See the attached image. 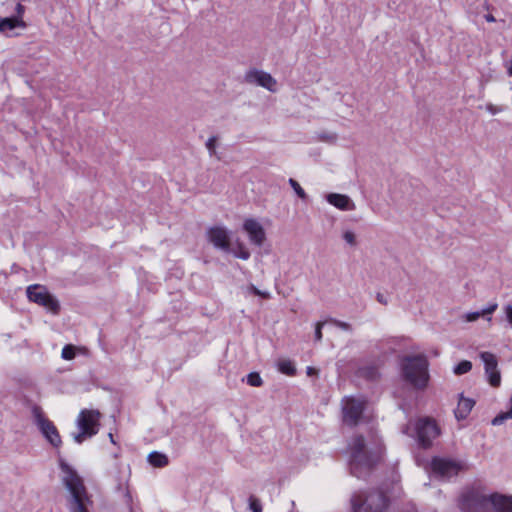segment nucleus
Wrapping results in <instances>:
<instances>
[{"mask_svg":"<svg viewBox=\"0 0 512 512\" xmlns=\"http://www.w3.org/2000/svg\"><path fill=\"white\" fill-rule=\"evenodd\" d=\"M349 464L353 475L360 477L362 471H370L384 459L385 447L380 437L371 432L368 439L354 435L347 446Z\"/></svg>","mask_w":512,"mask_h":512,"instance_id":"f257e3e1","label":"nucleus"},{"mask_svg":"<svg viewBox=\"0 0 512 512\" xmlns=\"http://www.w3.org/2000/svg\"><path fill=\"white\" fill-rule=\"evenodd\" d=\"M403 380L417 390H424L429 383V362L425 355L405 356L401 360Z\"/></svg>","mask_w":512,"mask_h":512,"instance_id":"f03ea898","label":"nucleus"},{"mask_svg":"<svg viewBox=\"0 0 512 512\" xmlns=\"http://www.w3.org/2000/svg\"><path fill=\"white\" fill-rule=\"evenodd\" d=\"M60 467L64 474L63 483L72 497L70 512H89L88 506L92 501L87 493L82 478L68 464L62 462Z\"/></svg>","mask_w":512,"mask_h":512,"instance_id":"7ed1b4c3","label":"nucleus"},{"mask_svg":"<svg viewBox=\"0 0 512 512\" xmlns=\"http://www.w3.org/2000/svg\"><path fill=\"white\" fill-rule=\"evenodd\" d=\"M390 497L381 488L361 490L351 497L352 512H387Z\"/></svg>","mask_w":512,"mask_h":512,"instance_id":"20e7f679","label":"nucleus"},{"mask_svg":"<svg viewBox=\"0 0 512 512\" xmlns=\"http://www.w3.org/2000/svg\"><path fill=\"white\" fill-rule=\"evenodd\" d=\"M368 401L365 397L345 396L342 401V420L347 426L356 427L367 408Z\"/></svg>","mask_w":512,"mask_h":512,"instance_id":"39448f33","label":"nucleus"},{"mask_svg":"<svg viewBox=\"0 0 512 512\" xmlns=\"http://www.w3.org/2000/svg\"><path fill=\"white\" fill-rule=\"evenodd\" d=\"M101 414L98 410L82 409L77 418L80 432L74 436L75 442L81 444L99 431Z\"/></svg>","mask_w":512,"mask_h":512,"instance_id":"423d86ee","label":"nucleus"},{"mask_svg":"<svg viewBox=\"0 0 512 512\" xmlns=\"http://www.w3.org/2000/svg\"><path fill=\"white\" fill-rule=\"evenodd\" d=\"M32 416L34 423L39 428L46 440L55 448L62 444L61 436L54 423L45 415L43 409L39 405L32 407Z\"/></svg>","mask_w":512,"mask_h":512,"instance_id":"0eeeda50","label":"nucleus"},{"mask_svg":"<svg viewBox=\"0 0 512 512\" xmlns=\"http://www.w3.org/2000/svg\"><path fill=\"white\" fill-rule=\"evenodd\" d=\"M27 297L31 302L46 308L54 315L59 314L60 304L59 301L51 295L47 288L40 284H33L27 287Z\"/></svg>","mask_w":512,"mask_h":512,"instance_id":"6e6552de","label":"nucleus"},{"mask_svg":"<svg viewBox=\"0 0 512 512\" xmlns=\"http://www.w3.org/2000/svg\"><path fill=\"white\" fill-rule=\"evenodd\" d=\"M488 503V496L475 489H469L459 498V508L463 512H481Z\"/></svg>","mask_w":512,"mask_h":512,"instance_id":"1a4fd4ad","label":"nucleus"},{"mask_svg":"<svg viewBox=\"0 0 512 512\" xmlns=\"http://www.w3.org/2000/svg\"><path fill=\"white\" fill-rule=\"evenodd\" d=\"M416 432L419 444L423 448L430 447L432 441L440 434L436 421L431 418L419 419L416 424Z\"/></svg>","mask_w":512,"mask_h":512,"instance_id":"9d476101","label":"nucleus"},{"mask_svg":"<svg viewBox=\"0 0 512 512\" xmlns=\"http://www.w3.org/2000/svg\"><path fill=\"white\" fill-rule=\"evenodd\" d=\"M480 358L484 363L485 373L488 376V382L492 387H499L501 384V375L498 370L497 357L488 351L481 352Z\"/></svg>","mask_w":512,"mask_h":512,"instance_id":"9b49d317","label":"nucleus"},{"mask_svg":"<svg viewBox=\"0 0 512 512\" xmlns=\"http://www.w3.org/2000/svg\"><path fill=\"white\" fill-rule=\"evenodd\" d=\"M462 468L463 466L454 460L434 457L431 461L432 471L442 477L456 476Z\"/></svg>","mask_w":512,"mask_h":512,"instance_id":"f8f14e48","label":"nucleus"},{"mask_svg":"<svg viewBox=\"0 0 512 512\" xmlns=\"http://www.w3.org/2000/svg\"><path fill=\"white\" fill-rule=\"evenodd\" d=\"M247 83H256L257 85L268 89L269 91H276V80L269 74L256 69L250 70L245 75Z\"/></svg>","mask_w":512,"mask_h":512,"instance_id":"ddd939ff","label":"nucleus"},{"mask_svg":"<svg viewBox=\"0 0 512 512\" xmlns=\"http://www.w3.org/2000/svg\"><path fill=\"white\" fill-rule=\"evenodd\" d=\"M15 12V16L0 17V32H7L15 29L16 27H26V23L23 21L25 7L21 3H17Z\"/></svg>","mask_w":512,"mask_h":512,"instance_id":"4468645a","label":"nucleus"},{"mask_svg":"<svg viewBox=\"0 0 512 512\" xmlns=\"http://www.w3.org/2000/svg\"><path fill=\"white\" fill-rule=\"evenodd\" d=\"M207 237L216 248H220L224 251L230 250V237L228 231L219 226L211 227L207 231Z\"/></svg>","mask_w":512,"mask_h":512,"instance_id":"2eb2a0df","label":"nucleus"},{"mask_svg":"<svg viewBox=\"0 0 512 512\" xmlns=\"http://www.w3.org/2000/svg\"><path fill=\"white\" fill-rule=\"evenodd\" d=\"M243 229L247 232L249 240L256 246H261L265 239V231L261 224L255 219H246L243 224Z\"/></svg>","mask_w":512,"mask_h":512,"instance_id":"dca6fc26","label":"nucleus"},{"mask_svg":"<svg viewBox=\"0 0 512 512\" xmlns=\"http://www.w3.org/2000/svg\"><path fill=\"white\" fill-rule=\"evenodd\" d=\"M488 503H491L496 512H512V496L493 493L488 496Z\"/></svg>","mask_w":512,"mask_h":512,"instance_id":"f3484780","label":"nucleus"},{"mask_svg":"<svg viewBox=\"0 0 512 512\" xmlns=\"http://www.w3.org/2000/svg\"><path fill=\"white\" fill-rule=\"evenodd\" d=\"M475 405V401L470 398H465L461 395L458 401V405L454 411L457 420H464L470 414L472 408Z\"/></svg>","mask_w":512,"mask_h":512,"instance_id":"a211bd4d","label":"nucleus"},{"mask_svg":"<svg viewBox=\"0 0 512 512\" xmlns=\"http://www.w3.org/2000/svg\"><path fill=\"white\" fill-rule=\"evenodd\" d=\"M327 201L341 210H349L353 208V204H351L350 198L343 194L338 193H330L327 195Z\"/></svg>","mask_w":512,"mask_h":512,"instance_id":"6ab92c4d","label":"nucleus"},{"mask_svg":"<svg viewBox=\"0 0 512 512\" xmlns=\"http://www.w3.org/2000/svg\"><path fill=\"white\" fill-rule=\"evenodd\" d=\"M357 375L369 381H374L380 376L378 367L374 365L360 367L357 371Z\"/></svg>","mask_w":512,"mask_h":512,"instance_id":"aec40b11","label":"nucleus"},{"mask_svg":"<svg viewBox=\"0 0 512 512\" xmlns=\"http://www.w3.org/2000/svg\"><path fill=\"white\" fill-rule=\"evenodd\" d=\"M148 461L153 467L162 468L168 465L169 460L165 454L153 451L148 455Z\"/></svg>","mask_w":512,"mask_h":512,"instance_id":"412c9836","label":"nucleus"},{"mask_svg":"<svg viewBox=\"0 0 512 512\" xmlns=\"http://www.w3.org/2000/svg\"><path fill=\"white\" fill-rule=\"evenodd\" d=\"M498 304L496 302L489 304L485 309L480 312H472L466 315V320L472 322L477 320L480 316L491 315L496 311Z\"/></svg>","mask_w":512,"mask_h":512,"instance_id":"4be33fe9","label":"nucleus"},{"mask_svg":"<svg viewBox=\"0 0 512 512\" xmlns=\"http://www.w3.org/2000/svg\"><path fill=\"white\" fill-rule=\"evenodd\" d=\"M278 370L287 376H295L296 375V367L294 363L289 359L279 360L277 363Z\"/></svg>","mask_w":512,"mask_h":512,"instance_id":"5701e85b","label":"nucleus"},{"mask_svg":"<svg viewBox=\"0 0 512 512\" xmlns=\"http://www.w3.org/2000/svg\"><path fill=\"white\" fill-rule=\"evenodd\" d=\"M510 404H511V407L508 411L506 412H501L499 413L493 420H492V424L493 425H501L503 424L506 420L508 419H512V395H511V398H510Z\"/></svg>","mask_w":512,"mask_h":512,"instance_id":"b1692460","label":"nucleus"},{"mask_svg":"<svg viewBox=\"0 0 512 512\" xmlns=\"http://www.w3.org/2000/svg\"><path fill=\"white\" fill-rule=\"evenodd\" d=\"M471 369L472 363L468 360H463L454 367V373L456 375H462L468 373Z\"/></svg>","mask_w":512,"mask_h":512,"instance_id":"393cba45","label":"nucleus"},{"mask_svg":"<svg viewBox=\"0 0 512 512\" xmlns=\"http://www.w3.org/2000/svg\"><path fill=\"white\" fill-rule=\"evenodd\" d=\"M61 356L65 360H72L76 356V347L72 344H67L63 347Z\"/></svg>","mask_w":512,"mask_h":512,"instance_id":"a878e982","label":"nucleus"},{"mask_svg":"<svg viewBox=\"0 0 512 512\" xmlns=\"http://www.w3.org/2000/svg\"><path fill=\"white\" fill-rule=\"evenodd\" d=\"M289 184L297 194V196L303 200L307 198V194L305 193L304 189L300 186V184L293 178L289 179Z\"/></svg>","mask_w":512,"mask_h":512,"instance_id":"bb28decb","label":"nucleus"},{"mask_svg":"<svg viewBox=\"0 0 512 512\" xmlns=\"http://www.w3.org/2000/svg\"><path fill=\"white\" fill-rule=\"evenodd\" d=\"M247 383L253 387H260L263 384V381L257 372H251L247 376Z\"/></svg>","mask_w":512,"mask_h":512,"instance_id":"cd10ccee","label":"nucleus"},{"mask_svg":"<svg viewBox=\"0 0 512 512\" xmlns=\"http://www.w3.org/2000/svg\"><path fill=\"white\" fill-rule=\"evenodd\" d=\"M234 254L236 257L243 259V260H247L250 257V252L244 246L243 243H237V248H236Z\"/></svg>","mask_w":512,"mask_h":512,"instance_id":"c85d7f7f","label":"nucleus"},{"mask_svg":"<svg viewBox=\"0 0 512 512\" xmlns=\"http://www.w3.org/2000/svg\"><path fill=\"white\" fill-rule=\"evenodd\" d=\"M249 506L253 512H262V505H261L260 501L257 498H255L254 496H250Z\"/></svg>","mask_w":512,"mask_h":512,"instance_id":"c756f323","label":"nucleus"},{"mask_svg":"<svg viewBox=\"0 0 512 512\" xmlns=\"http://www.w3.org/2000/svg\"><path fill=\"white\" fill-rule=\"evenodd\" d=\"M324 322H318L315 328V339L316 341H320L322 339V327Z\"/></svg>","mask_w":512,"mask_h":512,"instance_id":"7c9ffc66","label":"nucleus"},{"mask_svg":"<svg viewBox=\"0 0 512 512\" xmlns=\"http://www.w3.org/2000/svg\"><path fill=\"white\" fill-rule=\"evenodd\" d=\"M215 144H216V137L209 138L206 143V146L211 153L215 152Z\"/></svg>","mask_w":512,"mask_h":512,"instance_id":"2f4dec72","label":"nucleus"},{"mask_svg":"<svg viewBox=\"0 0 512 512\" xmlns=\"http://www.w3.org/2000/svg\"><path fill=\"white\" fill-rule=\"evenodd\" d=\"M344 239L351 245L355 244V235L350 231L344 233Z\"/></svg>","mask_w":512,"mask_h":512,"instance_id":"473e14b6","label":"nucleus"},{"mask_svg":"<svg viewBox=\"0 0 512 512\" xmlns=\"http://www.w3.org/2000/svg\"><path fill=\"white\" fill-rule=\"evenodd\" d=\"M333 323L341 328V329H344V330H351V325L349 323H346V322H342V321H338V320H333Z\"/></svg>","mask_w":512,"mask_h":512,"instance_id":"72a5a7b5","label":"nucleus"},{"mask_svg":"<svg viewBox=\"0 0 512 512\" xmlns=\"http://www.w3.org/2000/svg\"><path fill=\"white\" fill-rule=\"evenodd\" d=\"M505 313H506L508 322L512 325V305H507L505 307Z\"/></svg>","mask_w":512,"mask_h":512,"instance_id":"f704fd0d","label":"nucleus"},{"mask_svg":"<svg viewBox=\"0 0 512 512\" xmlns=\"http://www.w3.org/2000/svg\"><path fill=\"white\" fill-rule=\"evenodd\" d=\"M306 373L308 376H315L318 375V370L312 366H308L306 369Z\"/></svg>","mask_w":512,"mask_h":512,"instance_id":"c9c22d12","label":"nucleus"},{"mask_svg":"<svg viewBox=\"0 0 512 512\" xmlns=\"http://www.w3.org/2000/svg\"><path fill=\"white\" fill-rule=\"evenodd\" d=\"M253 293H254L255 295L261 296V297H263V298H268V297H269V294H268V293H266V292H262V291H260L259 289H257L256 287H253Z\"/></svg>","mask_w":512,"mask_h":512,"instance_id":"e433bc0d","label":"nucleus"},{"mask_svg":"<svg viewBox=\"0 0 512 512\" xmlns=\"http://www.w3.org/2000/svg\"><path fill=\"white\" fill-rule=\"evenodd\" d=\"M376 299H377V301H378L379 303L384 304V305H387V300H386V298L384 297V295H383V294L378 293V294H377V296H376Z\"/></svg>","mask_w":512,"mask_h":512,"instance_id":"4c0bfd02","label":"nucleus"},{"mask_svg":"<svg viewBox=\"0 0 512 512\" xmlns=\"http://www.w3.org/2000/svg\"><path fill=\"white\" fill-rule=\"evenodd\" d=\"M485 18H486V20L488 22H494L495 21V18L491 14L486 15Z\"/></svg>","mask_w":512,"mask_h":512,"instance_id":"58836bf2","label":"nucleus"},{"mask_svg":"<svg viewBox=\"0 0 512 512\" xmlns=\"http://www.w3.org/2000/svg\"><path fill=\"white\" fill-rule=\"evenodd\" d=\"M109 437H110L111 442L114 443L113 435L111 433L109 434Z\"/></svg>","mask_w":512,"mask_h":512,"instance_id":"ea45409f","label":"nucleus"}]
</instances>
